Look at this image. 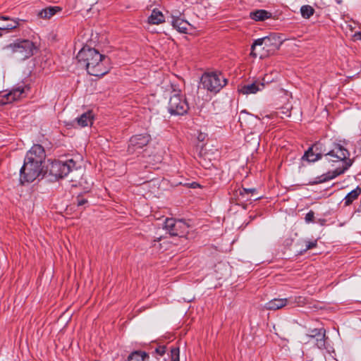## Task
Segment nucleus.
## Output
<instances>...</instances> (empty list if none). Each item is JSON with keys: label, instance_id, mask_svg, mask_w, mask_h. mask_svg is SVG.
I'll return each mask as SVG.
<instances>
[{"label": "nucleus", "instance_id": "14", "mask_svg": "<svg viewBox=\"0 0 361 361\" xmlns=\"http://www.w3.org/2000/svg\"><path fill=\"white\" fill-rule=\"evenodd\" d=\"M264 87V84L263 82L255 80L252 83L242 85L240 87H239L238 91L243 94H255L257 92L262 90Z\"/></svg>", "mask_w": 361, "mask_h": 361}, {"label": "nucleus", "instance_id": "34", "mask_svg": "<svg viewBox=\"0 0 361 361\" xmlns=\"http://www.w3.org/2000/svg\"><path fill=\"white\" fill-rule=\"evenodd\" d=\"M216 173L215 174V176H219V177L218 178H216V177L214 178V179H215L214 181V183H216V179H218L219 180H221L220 175H221V173L219 170H216Z\"/></svg>", "mask_w": 361, "mask_h": 361}, {"label": "nucleus", "instance_id": "35", "mask_svg": "<svg viewBox=\"0 0 361 361\" xmlns=\"http://www.w3.org/2000/svg\"><path fill=\"white\" fill-rule=\"evenodd\" d=\"M240 205L242 206V208L243 209H247V204H240Z\"/></svg>", "mask_w": 361, "mask_h": 361}, {"label": "nucleus", "instance_id": "20", "mask_svg": "<svg viewBox=\"0 0 361 361\" xmlns=\"http://www.w3.org/2000/svg\"><path fill=\"white\" fill-rule=\"evenodd\" d=\"M61 11L59 6H48L39 12V16L41 18L49 19L54 16L57 12Z\"/></svg>", "mask_w": 361, "mask_h": 361}, {"label": "nucleus", "instance_id": "3", "mask_svg": "<svg viewBox=\"0 0 361 361\" xmlns=\"http://www.w3.org/2000/svg\"><path fill=\"white\" fill-rule=\"evenodd\" d=\"M281 44L279 38L275 35H269L259 38L253 42L251 47V55L254 57L259 56L263 59L270 54H273L278 50Z\"/></svg>", "mask_w": 361, "mask_h": 361}, {"label": "nucleus", "instance_id": "30", "mask_svg": "<svg viewBox=\"0 0 361 361\" xmlns=\"http://www.w3.org/2000/svg\"><path fill=\"white\" fill-rule=\"evenodd\" d=\"M155 351L159 355H163L166 352V348L165 346H159L156 348Z\"/></svg>", "mask_w": 361, "mask_h": 361}, {"label": "nucleus", "instance_id": "21", "mask_svg": "<svg viewBox=\"0 0 361 361\" xmlns=\"http://www.w3.org/2000/svg\"><path fill=\"white\" fill-rule=\"evenodd\" d=\"M163 22H164V16L162 13L157 9H154L148 18V23L159 25Z\"/></svg>", "mask_w": 361, "mask_h": 361}, {"label": "nucleus", "instance_id": "28", "mask_svg": "<svg viewBox=\"0 0 361 361\" xmlns=\"http://www.w3.org/2000/svg\"><path fill=\"white\" fill-rule=\"evenodd\" d=\"M314 219V212L312 211L309 212L305 216V221L307 223L312 222Z\"/></svg>", "mask_w": 361, "mask_h": 361}, {"label": "nucleus", "instance_id": "19", "mask_svg": "<svg viewBox=\"0 0 361 361\" xmlns=\"http://www.w3.org/2000/svg\"><path fill=\"white\" fill-rule=\"evenodd\" d=\"M149 359V354L146 352L135 350L128 356L126 361H148Z\"/></svg>", "mask_w": 361, "mask_h": 361}, {"label": "nucleus", "instance_id": "6", "mask_svg": "<svg viewBox=\"0 0 361 361\" xmlns=\"http://www.w3.org/2000/svg\"><path fill=\"white\" fill-rule=\"evenodd\" d=\"M7 48L10 49L16 58L20 61L31 57L37 49L35 44L28 39L18 41L7 46Z\"/></svg>", "mask_w": 361, "mask_h": 361}, {"label": "nucleus", "instance_id": "24", "mask_svg": "<svg viewBox=\"0 0 361 361\" xmlns=\"http://www.w3.org/2000/svg\"><path fill=\"white\" fill-rule=\"evenodd\" d=\"M300 13L303 18H310L314 13V9L310 5H304L300 8Z\"/></svg>", "mask_w": 361, "mask_h": 361}, {"label": "nucleus", "instance_id": "22", "mask_svg": "<svg viewBox=\"0 0 361 361\" xmlns=\"http://www.w3.org/2000/svg\"><path fill=\"white\" fill-rule=\"evenodd\" d=\"M0 19H2L4 20H10L11 21L10 23L4 24V25H0V30L9 32L10 30H12L16 28L19 25V20H16L11 19L9 17L4 16H1L0 17Z\"/></svg>", "mask_w": 361, "mask_h": 361}, {"label": "nucleus", "instance_id": "11", "mask_svg": "<svg viewBox=\"0 0 361 361\" xmlns=\"http://www.w3.org/2000/svg\"><path fill=\"white\" fill-rule=\"evenodd\" d=\"M233 196L235 200L239 201L240 203L245 202H255L262 198V195H259L255 188H238L235 190Z\"/></svg>", "mask_w": 361, "mask_h": 361}, {"label": "nucleus", "instance_id": "13", "mask_svg": "<svg viewBox=\"0 0 361 361\" xmlns=\"http://www.w3.org/2000/svg\"><path fill=\"white\" fill-rule=\"evenodd\" d=\"M46 154L44 147L40 145H34L27 152L25 159L33 161L36 164H43Z\"/></svg>", "mask_w": 361, "mask_h": 361}, {"label": "nucleus", "instance_id": "2", "mask_svg": "<svg viewBox=\"0 0 361 361\" xmlns=\"http://www.w3.org/2000/svg\"><path fill=\"white\" fill-rule=\"evenodd\" d=\"M76 59L78 65L85 68L91 75L101 77L109 72L106 64L109 59L94 48L84 47L77 54Z\"/></svg>", "mask_w": 361, "mask_h": 361}, {"label": "nucleus", "instance_id": "31", "mask_svg": "<svg viewBox=\"0 0 361 361\" xmlns=\"http://www.w3.org/2000/svg\"><path fill=\"white\" fill-rule=\"evenodd\" d=\"M185 185H187L188 188H196L200 187V185L196 182H192L191 183H185Z\"/></svg>", "mask_w": 361, "mask_h": 361}, {"label": "nucleus", "instance_id": "38", "mask_svg": "<svg viewBox=\"0 0 361 361\" xmlns=\"http://www.w3.org/2000/svg\"><path fill=\"white\" fill-rule=\"evenodd\" d=\"M2 35L1 32H0V37Z\"/></svg>", "mask_w": 361, "mask_h": 361}, {"label": "nucleus", "instance_id": "33", "mask_svg": "<svg viewBox=\"0 0 361 361\" xmlns=\"http://www.w3.org/2000/svg\"><path fill=\"white\" fill-rule=\"evenodd\" d=\"M88 200L85 198H79L78 200V203L82 204V203H87Z\"/></svg>", "mask_w": 361, "mask_h": 361}, {"label": "nucleus", "instance_id": "37", "mask_svg": "<svg viewBox=\"0 0 361 361\" xmlns=\"http://www.w3.org/2000/svg\"><path fill=\"white\" fill-rule=\"evenodd\" d=\"M342 2V0H337L338 4H341Z\"/></svg>", "mask_w": 361, "mask_h": 361}, {"label": "nucleus", "instance_id": "25", "mask_svg": "<svg viewBox=\"0 0 361 361\" xmlns=\"http://www.w3.org/2000/svg\"><path fill=\"white\" fill-rule=\"evenodd\" d=\"M25 90L24 87H18L16 89H13L9 94V97H12L13 99H17L18 98H20L22 94L24 93Z\"/></svg>", "mask_w": 361, "mask_h": 361}, {"label": "nucleus", "instance_id": "5", "mask_svg": "<svg viewBox=\"0 0 361 361\" xmlns=\"http://www.w3.org/2000/svg\"><path fill=\"white\" fill-rule=\"evenodd\" d=\"M42 164H36L33 161L25 159L20 171V181L22 184L31 183L41 176L45 177V169Z\"/></svg>", "mask_w": 361, "mask_h": 361}, {"label": "nucleus", "instance_id": "17", "mask_svg": "<svg viewBox=\"0 0 361 361\" xmlns=\"http://www.w3.org/2000/svg\"><path fill=\"white\" fill-rule=\"evenodd\" d=\"M93 118L92 112L91 111H88L75 118V121L78 126L86 127L89 124L92 123Z\"/></svg>", "mask_w": 361, "mask_h": 361}, {"label": "nucleus", "instance_id": "9", "mask_svg": "<svg viewBox=\"0 0 361 361\" xmlns=\"http://www.w3.org/2000/svg\"><path fill=\"white\" fill-rule=\"evenodd\" d=\"M168 109L172 115H183L188 112V104L184 96L180 94V91H173L169 99Z\"/></svg>", "mask_w": 361, "mask_h": 361}, {"label": "nucleus", "instance_id": "26", "mask_svg": "<svg viewBox=\"0 0 361 361\" xmlns=\"http://www.w3.org/2000/svg\"><path fill=\"white\" fill-rule=\"evenodd\" d=\"M171 361H179V348H173L171 350Z\"/></svg>", "mask_w": 361, "mask_h": 361}, {"label": "nucleus", "instance_id": "29", "mask_svg": "<svg viewBox=\"0 0 361 361\" xmlns=\"http://www.w3.org/2000/svg\"><path fill=\"white\" fill-rule=\"evenodd\" d=\"M285 114L286 116H290V111L287 109H286V111H276L274 113V114L276 116H279L281 118H283V116L281 115V114Z\"/></svg>", "mask_w": 361, "mask_h": 361}, {"label": "nucleus", "instance_id": "15", "mask_svg": "<svg viewBox=\"0 0 361 361\" xmlns=\"http://www.w3.org/2000/svg\"><path fill=\"white\" fill-rule=\"evenodd\" d=\"M288 302L287 298H274L265 304V308L270 310H277L285 307Z\"/></svg>", "mask_w": 361, "mask_h": 361}, {"label": "nucleus", "instance_id": "32", "mask_svg": "<svg viewBox=\"0 0 361 361\" xmlns=\"http://www.w3.org/2000/svg\"><path fill=\"white\" fill-rule=\"evenodd\" d=\"M354 40H361V32H358L353 35Z\"/></svg>", "mask_w": 361, "mask_h": 361}, {"label": "nucleus", "instance_id": "23", "mask_svg": "<svg viewBox=\"0 0 361 361\" xmlns=\"http://www.w3.org/2000/svg\"><path fill=\"white\" fill-rule=\"evenodd\" d=\"M361 193V188L360 187H357L355 189L353 190L350 192L344 198V203H352L354 200H355L358 196Z\"/></svg>", "mask_w": 361, "mask_h": 361}, {"label": "nucleus", "instance_id": "8", "mask_svg": "<svg viewBox=\"0 0 361 361\" xmlns=\"http://www.w3.org/2000/svg\"><path fill=\"white\" fill-rule=\"evenodd\" d=\"M189 226L183 219L166 218L164 221V229L171 236L185 237L188 233Z\"/></svg>", "mask_w": 361, "mask_h": 361}, {"label": "nucleus", "instance_id": "7", "mask_svg": "<svg viewBox=\"0 0 361 361\" xmlns=\"http://www.w3.org/2000/svg\"><path fill=\"white\" fill-rule=\"evenodd\" d=\"M201 82L208 91L218 92L226 85L227 80L221 73H210L202 76Z\"/></svg>", "mask_w": 361, "mask_h": 361}, {"label": "nucleus", "instance_id": "10", "mask_svg": "<svg viewBox=\"0 0 361 361\" xmlns=\"http://www.w3.org/2000/svg\"><path fill=\"white\" fill-rule=\"evenodd\" d=\"M307 336L314 340L315 345L321 350H326L330 352L332 347L327 343L329 339L326 336V330L324 328L313 329L309 331Z\"/></svg>", "mask_w": 361, "mask_h": 361}, {"label": "nucleus", "instance_id": "1", "mask_svg": "<svg viewBox=\"0 0 361 361\" xmlns=\"http://www.w3.org/2000/svg\"><path fill=\"white\" fill-rule=\"evenodd\" d=\"M322 144L318 142L309 147L302 157V160L308 162H314L322 157L324 154L329 162H340L341 165L336 167L332 171L323 174L321 177L317 178L319 180L314 181L313 183H323L331 180L338 176L343 173L352 164L353 160L348 157L350 152L339 144H335L331 150H322Z\"/></svg>", "mask_w": 361, "mask_h": 361}, {"label": "nucleus", "instance_id": "36", "mask_svg": "<svg viewBox=\"0 0 361 361\" xmlns=\"http://www.w3.org/2000/svg\"><path fill=\"white\" fill-rule=\"evenodd\" d=\"M266 116L268 117V118H273L274 114H271L270 116Z\"/></svg>", "mask_w": 361, "mask_h": 361}, {"label": "nucleus", "instance_id": "27", "mask_svg": "<svg viewBox=\"0 0 361 361\" xmlns=\"http://www.w3.org/2000/svg\"><path fill=\"white\" fill-rule=\"evenodd\" d=\"M317 240H314V241H309V242H307V244H306V247L305 249V251H307L308 250H310V249H312L315 247H317Z\"/></svg>", "mask_w": 361, "mask_h": 361}, {"label": "nucleus", "instance_id": "4", "mask_svg": "<svg viewBox=\"0 0 361 361\" xmlns=\"http://www.w3.org/2000/svg\"><path fill=\"white\" fill-rule=\"evenodd\" d=\"M74 169H76V163L73 159L66 161L55 160L46 166L45 177H49L51 181L56 180L66 176Z\"/></svg>", "mask_w": 361, "mask_h": 361}, {"label": "nucleus", "instance_id": "12", "mask_svg": "<svg viewBox=\"0 0 361 361\" xmlns=\"http://www.w3.org/2000/svg\"><path fill=\"white\" fill-rule=\"evenodd\" d=\"M151 140V137L149 134H139L133 135L129 140L128 147V152L129 154H134L137 150L142 149Z\"/></svg>", "mask_w": 361, "mask_h": 361}, {"label": "nucleus", "instance_id": "18", "mask_svg": "<svg viewBox=\"0 0 361 361\" xmlns=\"http://www.w3.org/2000/svg\"><path fill=\"white\" fill-rule=\"evenodd\" d=\"M172 25L173 27L176 29L178 31L182 33H187L188 31V27L189 26V23L188 21L179 18V17H175L172 16Z\"/></svg>", "mask_w": 361, "mask_h": 361}, {"label": "nucleus", "instance_id": "16", "mask_svg": "<svg viewBox=\"0 0 361 361\" xmlns=\"http://www.w3.org/2000/svg\"><path fill=\"white\" fill-rule=\"evenodd\" d=\"M271 13L263 10H255L250 13V18L255 21H264L271 18Z\"/></svg>", "mask_w": 361, "mask_h": 361}]
</instances>
